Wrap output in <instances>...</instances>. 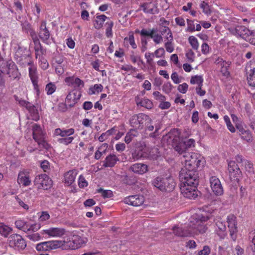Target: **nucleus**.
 <instances>
[{"label": "nucleus", "mask_w": 255, "mask_h": 255, "mask_svg": "<svg viewBox=\"0 0 255 255\" xmlns=\"http://www.w3.org/2000/svg\"><path fill=\"white\" fill-rule=\"evenodd\" d=\"M65 82L68 86H71L75 88L81 89L84 87V84L83 81L79 78L74 76L66 77Z\"/></svg>", "instance_id": "obj_17"}, {"label": "nucleus", "mask_w": 255, "mask_h": 255, "mask_svg": "<svg viewBox=\"0 0 255 255\" xmlns=\"http://www.w3.org/2000/svg\"><path fill=\"white\" fill-rule=\"evenodd\" d=\"M153 95L156 100H158L160 102H163L166 99L165 97L158 91L154 92L153 93Z\"/></svg>", "instance_id": "obj_53"}, {"label": "nucleus", "mask_w": 255, "mask_h": 255, "mask_svg": "<svg viewBox=\"0 0 255 255\" xmlns=\"http://www.w3.org/2000/svg\"><path fill=\"white\" fill-rule=\"evenodd\" d=\"M209 219L210 218L208 216H202L200 219L196 220L195 222H191L190 224L193 236L199 234H203L206 232L207 227L205 224V222L208 221Z\"/></svg>", "instance_id": "obj_5"}, {"label": "nucleus", "mask_w": 255, "mask_h": 255, "mask_svg": "<svg viewBox=\"0 0 255 255\" xmlns=\"http://www.w3.org/2000/svg\"><path fill=\"white\" fill-rule=\"evenodd\" d=\"M78 184L80 188H84L88 185L87 181L85 180L84 177L82 175H81L79 177Z\"/></svg>", "instance_id": "obj_55"}, {"label": "nucleus", "mask_w": 255, "mask_h": 255, "mask_svg": "<svg viewBox=\"0 0 255 255\" xmlns=\"http://www.w3.org/2000/svg\"><path fill=\"white\" fill-rule=\"evenodd\" d=\"M8 242L10 247L16 250H23L26 247L25 240L18 234H12L8 238Z\"/></svg>", "instance_id": "obj_9"}, {"label": "nucleus", "mask_w": 255, "mask_h": 255, "mask_svg": "<svg viewBox=\"0 0 255 255\" xmlns=\"http://www.w3.org/2000/svg\"><path fill=\"white\" fill-rule=\"evenodd\" d=\"M172 88V85L171 84L170 82H167L163 85L162 90L165 93L168 94L171 92Z\"/></svg>", "instance_id": "obj_56"}, {"label": "nucleus", "mask_w": 255, "mask_h": 255, "mask_svg": "<svg viewBox=\"0 0 255 255\" xmlns=\"http://www.w3.org/2000/svg\"><path fill=\"white\" fill-rule=\"evenodd\" d=\"M83 243V239L79 236L74 235L72 240L68 242V245L72 250H76L80 248Z\"/></svg>", "instance_id": "obj_20"}, {"label": "nucleus", "mask_w": 255, "mask_h": 255, "mask_svg": "<svg viewBox=\"0 0 255 255\" xmlns=\"http://www.w3.org/2000/svg\"><path fill=\"white\" fill-rule=\"evenodd\" d=\"M179 178L182 183L181 190L183 196L189 199H195L199 191V176L197 170L182 167L180 172Z\"/></svg>", "instance_id": "obj_1"}, {"label": "nucleus", "mask_w": 255, "mask_h": 255, "mask_svg": "<svg viewBox=\"0 0 255 255\" xmlns=\"http://www.w3.org/2000/svg\"><path fill=\"white\" fill-rule=\"evenodd\" d=\"M130 169L135 173L142 174L147 171V166L143 163H135L130 167Z\"/></svg>", "instance_id": "obj_24"}, {"label": "nucleus", "mask_w": 255, "mask_h": 255, "mask_svg": "<svg viewBox=\"0 0 255 255\" xmlns=\"http://www.w3.org/2000/svg\"><path fill=\"white\" fill-rule=\"evenodd\" d=\"M157 32V28H153L151 29L143 28L140 32V35L142 37H149L152 38L156 44H159L162 41L163 37L161 35L159 34Z\"/></svg>", "instance_id": "obj_11"}, {"label": "nucleus", "mask_w": 255, "mask_h": 255, "mask_svg": "<svg viewBox=\"0 0 255 255\" xmlns=\"http://www.w3.org/2000/svg\"><path fill=\"white\" fill-rule=\"evenodd\" d=\"M210 187L212 192L217 196H221L224 193L223 187L220 179L216 176H212L209 178Z\"/></svg>", "instance_id": "obj_12"}, {"label": "nucleus", "mask_w": 255, "mask_h": 255, "mask_svg": "<svg viewBox=\"0 0 255 255\" xmlns=\"http://www.w3.org/2000/svg\"><path fill=\"white\" fill-rule=\"evenodd\" d=\"M167 40L168 41L165 43V47L167 52L171 53L174 50V47L172 44L173 40H171V38Z\"/></svg>", "instance_id": "obj_51"}, {"label": "nucleus", "mask_w": 255, "mask_h": 255, "mask_svg": "<svg viewBox=\"0 0 255 255\" xmlns=\"http://www.w3.org/2000/svg\"><path fill=\"white\" fill-rule=\"evenodd\" d=\"M227 222L228 223V227L230 232V236L233 241L236 240L237 232V222L236 221V217L231 214L228 216Z\"/></svg>", "instance_id": "obj_14"}, {"label": "nucleus", "mask_w": 255, "mask_h": 255, "mask_svg": "<svg viewBox=\"0 0 255 255\" xmlns=\"http://www.w3.org/2000/svg\"><path fill=\"white\" fill-rule=\"evenodd\" d=\"M200 7L203 9V12L207 15H210L212 13L210 6L208 3L203 1L202 3L200 4Z\"/></svg>", "instance_id": "obj_38"}, {"label": "nucleus", "mask_w": 255, "mask_h": 255, "mask_svg": "<svg viewBox=\"0 0 255 255\" xmlns=\"http://www.w3.org/2000/svg\"><path fill=\"white\" fill-rule=\"evenodd\" d=\"M125 41L128 40L130 45L132 47V48L135 49L136 48L137 46H136V44H135V41H134V38L133 35H132V34L130 35L129 36L128 38L126 37L125 38Z\"/></svg>", "instance_id": "obj_58"}, {"label": "nucleus", "mask_w": 255, "mask_h": 255, "mask_svg": "<svg viewBox=\"0 0 255 255\" xmlns=\"http://www.w3.org/2000/svg\"><path fill=\"white\" fill-rule=\"evenodd\" d=\"M165 53V50L163 48H159L154 52V55L156 57L159 58L162 57Z\"/></svg>", "instance_id": "obj_61"}, {"label": "nucleus", "mask_w": 255, "mask_h": 255, "mask_svg": "<svg viewBox=\"0 0 255 255\" xmlns=\"http://www.w3.org/2000/svg\"><path fill=\"white\" fill-rule=\"evenodd\" d=\"M27 237L30 240L33 241H37L40 239V236L38 233H33L28 235Z\"/></svg>", "instance_id": "obj_60"}, {"label": "nucleus", "mask_w": 255, "mask_h": 255, "mask_svg": "<svg viewBox=\"0 0 255 255\" xmlns=\"http://www.w3.org/2000/svg\"><path fill=\"white\" fill-rule=\"evenodd\" d=\"M171 79L175 84H179L181 82V80L176 72H173L171 76Z\"/></svg>", "instance_id": "obj_64"}, {"label": "nucleus", "mask_w": 255, "mask_h": 255, "mask_svg": "<svg viewBox=\"0 0 255 255\" xmlns=\"http://www.w3.org/2000/svg\"><path fill=\"white\" fill-rule=\"evenodd\" d=\"M151 119L146 115L140 113L132 116L129 120L131 127L136 129H142L146 123H149Z\"/></svg>", "instance_id": "obj_4"}, {"label": "nucleus", "mask_w": 255, "mask_h": 255, "mask_svg": "<svg viewBox=\"0 0 255 255\" xmlns=\"http://www.w3.org/2000/svg\"><path fill=\"white\" fill-rule=\"evenodd\" d=\"M247 79L249 85L255 87V73H251Z\"/></svg>", "instance_id": "obj_52"}, {"label": "nucleus", "mask_w": 255, "mask_h": 255, "mask_svg": "<svg viewBox=\"0 0 255 255\" xmlns=\"http://www.w3.org/2000/svg\"><path fill=\"white\" fill-rule=\"evenodd\" d=\"M76 172L75 170H70L67 172L65 175V183L71 185L75 181L76 175Z\"/></svg>", "instance_id": "obj_29"}, {"label": "nucleus", "mask_w": 255, "mask_h": 255, "mask_svg": "<svg viewBox=\"0 0 255 255\" xmlns=\"http://www.w3.org/2000/svg\"><path fill=\"white\" fill-rule=\"evenodd\" d=\"M152 184L162 192H171L176 186L174 179L171 176L157 177L152 181Z\"/></svg>", "instance_id": "obj_2"}, {"label": "nucleus", "mask_w": 255, "mask_h": 255, "mask_svg": "<svg viewBox=\"0 0 255 255\" xmlns=\"http://www.w3.org/2000/svg\"><path fill=\"white\" fill-rule=\"evenodd\" d=\"M185 165L183 167L187 169L197 170L200 166L203 167L204 163V159L198 153L194 152L186 153L183 155Z\"/></svg>", "instance_id": "obj_3"}, {"label": "nucleus", "mask_w": 255, "mask_h": 255, "mask_svg": "<svg viewBox=\"0 0 255 255\" xmlns=\"http://www.w3.org/2000/svg\"><path fill=\"white\" fill-rule=\"evenodd\" d=\"M143 196L138 195L129 196L124 199V202L133 206H139L144 203Z\"/></svg>", "instance_id": "obj_15"}, {"label": "nucleus", "mask_w": 255, "mask_h": 255, "mask_svg": "<svg viewBox=\"0 0 255 255\" xmlns=\"http://www.w3.org/2000/svg\"><path fill=\"white\" fill-rule=\"evenodd\" d=\"M160 32L162 35H164V34L167 33V35H169V37H165L166 39H169V38H171V40H173V37L172 36V33L170 30V29L168 27H164L162 28Z\"/></svg>", "instance_id": "obj_48"}, {"label": "nucleus", "mask_w": 255, "mask_h": 255, "mask_svg": "<svg viewBox=\"0 0 255 255\" xmlns=\"http://www.w3.org/2000/svg\"><path fill=\"white\" fill-rule=\"evenodd\" d=\"M30 36L31 37L32 39L33 40V42L35 44L34 49L35 50V52H38L39 49H41L42 46L41 45L39 40L35 32L32 31L31 32Z\"/></svg>", "instance_id": "obj_33"}, {"label": "nucleus", "mask_w": 255, "mask_h": 255, "mask_svg": "<svg viewBox=\"0 0 255 255\" xmlns=\"http://www.w3.org/2000/svg\"><path fill=\"white\" fill-rule=\"evenodd\" d=\"M243 165L247 172L249 173L254 172L253 165L251 162L246 160L244 161Z\"/></svg>", "instance_id": "obj_47"}, {"label": "nucleus", "mask_w": 255, "mask_h": 255, "mask_svg": "<svg viewBox=\"0 0 255 255\" xmlns=\"http://www.w3.org/2000/svg\"><path fill=\"white\" fill-rule=\"evenodd\" d=\"M224 119L226 123L227 126L229 130L232 132H234L235 131V128L233 126V125L231 124L229 117L228 116H225L224 117Z\"/></svg>", "instance_id": "obj_44"}, {"label": "nucleus", "mask_w": 255, "mask_h": 255, "mask_svg": "<svg viewBox=\"0 0 255 255\" xmlns=\"http://www.w3.org/2000/svg\"><path fill=\"white\" fill-rule=\"evenodd\" d=\"M108 18L105 15L102 14L96 16V19L94 21V25L95 28L97 29H100L103 25L104 22L106 19Z\"/></svg>", "instance_id": "obj_28"}, {"label": "nucleus", "mask_w": 255, "mask_h": 255, "mask_svg": "<svg viewBox=\"0 0 255 255\" xmlns=\"http://www.w3.org/2000/svg\"><path fill=\"white\" fill-rule=\"evenodd\" d=\"M81 96V94L79 92L72 91L69 93L66 98V102L69 103V106L72 107L77 103Z\"/></svg>", "instance_id": "obj_18"}, {"label": "nucleus", "mask_w": 255, "mask_h": 255, "mask_svg": "<svg viewBox=\"0 0 255 255\" xmlns=\"http://www.w3.org/2000/svg\"><path fill=\"white\" fill-rule=\"evenodd\" d=\"M17 182L24 186L29 185L30 184L29 176L26 175L24 172H20L18 176Z\"/></svg>", "instance_id": "obj_26"}, {"label": "nucleus", "mask_w": 255, "mask_h": 255, "mask_svg": "<svg viewBox=\"0 0 255 255\" xmlns=\"http://www.w3.org/2000/svg\"><path fill=\"white\" fill-rule=\"evenodd\" d=\"M75 132V129L73 128L65 129L62 128V137H69Z\"/></svg>", "instance_id": "obj_42"}, {"label": "nucleus", "mask_w": 255, "mask_h": 255, "mask_svg": "<svg viewBox=\"0 0 255 255\" xmlns=\"http://www.w3.org/2000/svg\"><path fill=\"white\" fill-rule=\"evenodd\" d=\"M34 140L37 142L38 144L44 148H48L49 145L44 139L43 136L39 138H36Z\"/></svg>", "instance_id": "obj_43"}, {"label": "nucleus", "mask_w": 255, "mask_h": 255, "mask_svg": "<svg viewBox=\"0 0 255 255\" xmlns=\"http://www.w3.org/2000/svg\"><path fill=\"white\" fill-rule=\"evenodd\" d=\"M216 225L220 231L224 232L226 229L225 223L222 221H218Z\"/></svg>", "instance_id": "obj_62"}, {"label": "nucleus", "mask_w": 255, "mask_h": 255, "mask_svg": "<svg viewBox=\"0 0 255 255\" xmlns=\"http://www.w3.org/2000/svg\"><path fill=\"white\" fill-rule=\"evenodd\" d=\"M195 145V141L192 138L189 139L187 140L179 141L174 143L173 147L176 151L179 154L185 155L186 153H189L187 151L192 147H194Z\"/></svg>", "instance_id": "obj_6"}, {"label": "nucleus", "mask_w": 255, "mask_h": 255, "mask_svg": "<svg viewBox=\"0 0 255 255\" xmlns=\"http://www.w3.org/2000/svg\"><path fill=\"white\" fill-rule=\"evenodd\" d=\"M140 6L142 8V10L145 13L151 14H155L158 13L157 6L151 2L143 3Z\"/></svg>", "instance_id": "obj_19"}, {"label": "nucleus", "mask_w": 255, "mask_h": 255, "mask_svg": "<svg viewBox=\"0 0 255 255\" xmlns=\"http://www.w3.org/2000/svg\"><path fill=\"white\" fill-rule=\"evenodd\" d=\"M74 137L72 136L63 137L62 138H58L57 139V141L59 143L61 144L67 145L71 143Z\"/></svg>", "instance_id": "obj_40"}, {"label": "nucleus", "mask_w": 255, "mask_h": 255, "mask_svg": "<svg viewBox=\"0 0 255 255\" xmlns=\"http://www.w3.org/2000/svg\"><path fill=\"white\" fill-rule=\"evenodd\" d=\"M29 75L33 85L34 88L38 93L39 92L38 86V77L36 74V69L34 67L29 68Z\"/></svg>", "instance_id": "obj_23"}, {"label": "nucleus", "mask_w": 255, "mask_h": 255, "mask_svg": "<svg viewBox=\"0 0 255 255\" xmlns=\"http://www.w3.org/2000/svg\"><path fill=\"white\" fill-rule=\"evenodd\" d=\"M15 225L17 228L22 230L25 232H26V230L30 229V228H28V225L23 220H18L16 221Z\"/></svg>", "instance_id": "obj_35"}, {"label": "nucleus", "mask_w": 255, "mask_h": 255, "mask_svg": "<svg viewBox=\"0 0 255 255\" xmlns=\"http://www.w3.org/2000/svg\"><path fill=\"white\" fill-rule=\"evenodd\" d=\"M107 25L106 28V35L108 37H110L112 35V27L113 26V22L111 21L106 22Z\"/></svg>", "instance_id": "obj_46"}, {"label": "nucleus", "mask_w": 255, "mask_h": 255, "mask_svg": "<svg viewBox=\"0 0 255 255\" xmlns=\"http://www.w3.org/2000/svg\"><path fill=\"white\" fill-rule=\"evenodd\" d=\"M21 26L23 31L26 33H28L29 32L30 35H31V32L32 31L35 32L34 30L31 28V24L27 20H25L24 21L21 22Z\"/></svg>", "instance_id": "obj_37"}, {"label": "nucleus", "mask_w": 255, "mask_h": 255, "mask_svg": "<svg viewBox=\"0 0 255 255\" xmlns=\"http://www.w3.org/2000/svg\"><path fill=\"white\" fill-rule=\"evenodd\" d=\"M203 78L202 76L195 75L192 76L190 79V83L192 84H198L199 87L203 85Z\"/></svg>", "instance_id": "obj_36"}, {"label": "nucleus", "mask_w": 255, "mask_h": 255, "mask_svg": "<svg viewBox=\"0 0 255 255\" xmlns=\"http://www.w3.org/2000/svg\"><path fill=\"white\" fill-rule=\"evenodd\" d=\"M98 192L101 193V195L104 198H110L113 196V192L110 190H104L103 189L100 188L98 189Z\"/></svg>", "instance_id": "obj_39"}, {"label": "nucleus", "mask_w": 255, "mask_h": 255, "mask_svg": "<svg viewBox=\"0 0 255 255\" xmlns=\"http://www.w3.org/2000/svg\"><path fill=\"white\" fill-rule=\"evenodd\" d=\"M210 253V248L207 246H204L203 248V249L200 251L198 255H209Z\"/></svg>", "instance_id": "obj_63"}, {"label": "nucleus", "mask_w": 255, "mask_h": 255, "mask_svg": "<svg viewBox=\"0 0 255 255\" xmlns=\"http://www.w3.org/2000/svg\"><path fill=\"white\" fill-rule=\"evenodd\" d=\"M188 40L193 49L197 50L199 47V44L197 38L194 36H190L188 38Z\"/></svg>", "instance_id": "obj_41"}, {"label": "nucleus", "mask_w": 255, "mask_h": 255, "mask_svg": "<svg viewBox=\"0 0 255 255\" xmlns=\"http://www.w3.org/2000/svg\"><path fill=\"white\" fill-rule=\"evenodd\" d=\"M119 159L115 154H110L106 157L104 162L103 166L105 167H113Z\"/></svg>", "instance_id": "obj_25"}, {"label": "nucleus", "mask_w": 255, "mask_h": 255, "mask_svg": "<svg viewBox=\"0 0 255 255\" xmlns=\"http://www.w3.org/2000/svg\"><path fill=\"white\" fill-rule=\"evenodd\" d=\"M173 230L174 234L179 237H187L193 236L190 224L184 228L174 227Z\"/></svg>", "instance_id": "obj_16"}, {"label": "nucleus", "mask_w": 255, "mask_h": 255, "mask_svg": "<svg viewBox=\"0 0 255 255\" xmlns=\"http://www.w3.org/2000/svg\"><path fill=\"white\" fill-rule=\"evenodd\" d=\"M250 237H252V242L250 245L251 250L255 253V229L250 233Z\"/></svg>", "instance_id": "obj_49"}, {"label": "nucleus", "mask_w": 255, "mask_h": 255, "mask_svg": "<svg viewBox=\"0 0 255 255\" xmlns=\"http://www.w3.org/2000/svg\"><path fill=\"white\" fill-rule=\"evenodd\" d=\"M34 183L38 189L47 190L51 186L52 181L46 174H41L35 177Z\"/></svg>", "instance_id": "obj_8"}, {"label": "nucleus", "mask_w": 255, "mask_h": 255, "mask_svg": "<svg viewBox=\"0 0 255 255\" xmlns=\"http://www.w3.org/2000/svg\"><path fill=\"white\" fill-rule=\"evenodd\" d=\"M138 135V131L135 129H131L126 134L125 137V141L127 143H129L131 142L132 139Z\"/></svg>", "instance_id": "obj_31"}, {"label": "nucleus", "mask_w": 255, "mask_h": 255, "mask_svg": "<svg viewBox=\"0 0 255 255\" xmlns=\"http://www.w3.org/2000/svg\"><path fill=\"white\" fill-rule=\"evenodd\" d=\"M56 87L55 85L52 83L48 84L45 88V90L47 91L48 95H51L53 94L56 90Z\"/></svg>", "instance_id": "obj_45"}, {"label": "nucleus", "mask_w": 255, "mask_h": 255, "mask_svg": "<svg viewBox=\"0 0 255 255\" xmlns=\"http://www.w3.org/2000/svg\"><path fill=\"white\" fill-rule=\"evenodd\" d=\"M132 156L135 159H139L141 158H145L148 156L145 147H137L134 151L132 153Z\"/></svg>", "instance_id": "obj_22"}, {"label": "nucleus", "mask_w": 255, "mask_h": 255, "mask_svg": "<svg viewBox=\"0 0 255 255\" xmlns=\"http://www.w3.org/2000/svg\"><path fill=\"white\" fill-rule=\"evenodd\" d=\"M229 30L232 34L239 35L245 40L247 39L250 36L255 35V32L251 31L243 25H238L235 28H230Z\"/></svg>", "instance_id": "obj_10"}, {"label": "nucleus", "mask_w": 255, "mask_h": 255, "mask_svg": "<svg viewBox=\"0 0 255 255\" xmlns=\"http://www.w3.org/2000/svg\"><path fill=\"white\" fill-rule=\"evenodd\" d=\"M64 242L62 241H51L48 242H44L38 244L36 246V249L38 251H49L62 247L64 245Z\"/></svg>", "instance_id": "obj_7"}, {"label": "nucleus", "mask_w": 255, "mask_h": 255, "mask_svg": "<svg viewBox=\"0 0 255 255\" xmlns=\"http://www.w3.org/2000/svg\"><path fill=\"white\" fill-rule=\"evenodd\" d=\"M45 234L51 237H61L65 234V230L63 228H51L44 230Z\"/></svg>", "instance_id": "obj_21"}, {"label": "nucleus", "mask_w": 255, "mask_h": 255, "mask_svg": "<svg viewBox=\"0 0 255 255\" xmlns=\"http://www.w3.org/2000/svg\"><path fill=\"white\" fill-rule=\"evenodd\" d=\"M38 35L39 38L43 42L47 43V41L50 37V32L48 29L39 30Z\"/></svg>", "instance_id": "obj_34"}, {"label": "nucleus", "mask_w": 255, "mask_h": 255, "mask_svg": "<svg viewBox=\"0 0 255 255\" xmlns=\"http://www.w3.org/2000/svg\"><path fill=\"white\" fill-rule=\"evenodd\" d=\"M228 170L230 178L235 181L239 179L241 175V171L239 165L234 161H231L228 163Z\"/></svg>", "instance_id": "obj_13"}, {"label": "nucleus", "mask_w": 255, "mask_h": 255, "mask_svg": "<svg viewBox=\"0 0 255 255\" xmlns=\"http://www.w3.org/2000/svg\"><path fill=\"white\" fill-rule=\"evenodd\" d=\"M136 104L137 106H140L147 109H151L153 107L152 102L146 98L141 99L140 101L136 100Z\"/></svg>", "instance_id": "obj_30"}, {"label": "nucleus", "mask_w": 255, "mask_h": 255, "mask_svg": "<svg viewBox=\"0 0 255 255\" xmlns=\"http://www.w3.org/2000/svg\"><path fill=\"white\" fill-rule=\"evenodd\" d=\"M65 65H56L55 67V70L56 74L59 75H62L65 70Z\"/></svg>", "instance_id": "obj_54"}, {"label": "nucleus", "mask_w": 255, "mask_h": 255, "mask_svg": "<svg viewBox=\"0 0 255 255\" xmlns=\"http://www.w3.org/2000/svg\"><path fill=\"white\" fill-rule=\"evenodd\" d=\"M241 136L244 140L248 142H250L252 140V134H251L249 130H247V131H244V133H243V134Z\"/></svg>", "instance_id": "obj_57"}, {"label": "nucleus", "mask_w": 255, "mask_h": 255, "mask_svg": "<svg viewBox=\"0 0 255 255\" xmlns=\"http://www.w3.org/2000/svg\"><path fill=\"white\" fill-rule=\"evenodd\" d=\"M32 128V136L34 139H35L36 138H39L43 136V132L39 125L34 124L33 125Z\"/></svg>", "instance_id": "obj_27"}, {"label": "nucleus", "mask_w": 255, "mask_h": 255, "mask_svg": "<svg viewBox=\"0 0 255 255\" xmlns=\"http://www.w3.org/2000/svg\"><path fill=\"white\" fill-rule=\"evenodd\" d=\"M188 88V85L186 83H184L178 86V90L180 93L185 94L186 93Z\"/></svg>", "instance_id": "obj_59"}, {"label": "nucleus", "mask_w": 255, "mask_h": 255, "mask_svg": "<svg viewBox=\"0 0 255 255\" xmlns=\"http://www.w3.org/2000/svg\"><path fill=\"white\" fill-rule=\"evenodd\" d=\"M187 27L186 29V31L192 32L195 30L194 21L188 19H187Z\"/></svg>", "instance_id": "obj_50"}, {"label": "nucleus", "mask_w": 255, "mask_h": 255, "mask_svg": "<svg viewBox=\"0 0 255 255\" xmlns=\"http://www.w3.org/2000/svg\"><path fill=\"white\" fill-rule=\"evenodd\" d=\"M12 231V229L4 225L3 223H0V234L4 237H7V236Z\"/></svg>", "instance_id": "obj_32"}]
</instances>
